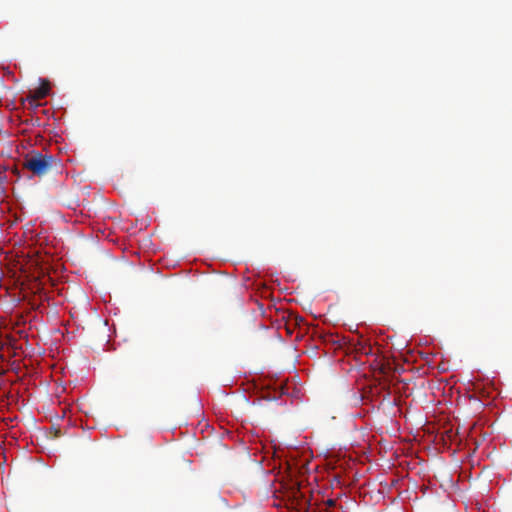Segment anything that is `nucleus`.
<instances>
[{
	"mask_svg": "<svg viewBox=\"0 0 512 512\" xmlns=\"http://www.w3.org/2000/svg\"><path fill=\"white\" fill-rule=\"evenodd\" d=\"M56 164L57 161L52 155L36 151L26 155L23 161V167L39 177L48 174Z\"/></svg>",
	"mask_w": 512,
	"mask_h": 512,
	"instance_id": "f257e3e1",
	"label": "nucleus"
},
{
	"mask_svg": "<svg viewBox=\"0 0 512 512\" xmlns=\"http://www.w3.org/2000/svg\"><path fill=\"white\" fill-rule=\"evenodd\" d=\"M48 92H49V85L46 83V84H43L41 85L39 88H37L32 95H29L27 97V100L30 102V103H34L35 101L37 100H40V99H43L45 98L47 95H48Z\"/></svg>",
	"mask_w": 512,
	"mask_h": 512,
	"instance_id": "f03ea898",
	"label": "nucleus"
},
{
	"mask_svg": "<svg viewBox=\"0 0 512 512\" xmlns=\"http://www.w3.org/2000/svg\"><path fill=\"white\" fill-rule=\"evenodd\" d=\"M326 505H327L328 507H332V506H334V505H335V501H334V500H332V499H329V500H327V501H326Z\"/></svg>",
	"mask_w": 512,
	"mask_h": 512,
	"instance_id": "7ed1b4c3",
	"label": "nucleus"
}]
</instances>
